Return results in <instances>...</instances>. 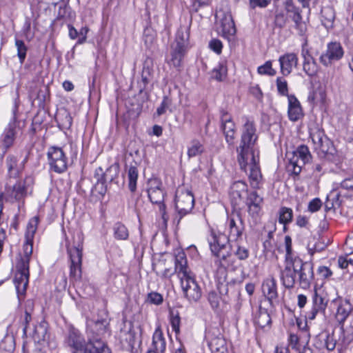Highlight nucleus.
<instances>
[{
	"label": "nucleus",
	"mask_w": 353,
	"mask_h": 353,
	"mask_svg": "<svg viewBox=\"0 0 353 353\" xmlns=\"http://www.w3.org/2000/svg\"><path fill=\"white\" fill-rule=\"evenodd\" d=\"M38 218L32 219V230L28 231L26 235V241L23 246V256L21 257L16 265V273L14 278V283L20 299L21 296H24L29 282V264L33 251V237L37 230Z\"/></svg>",
	"instance_id": "1"
},
{
	"label": "nucleus",
	"mask_w": 353,
	"mask_h": 353,
	"mask_svg": "<svg viewBox=\"0 0 353 353\" xmlns=\"http://www.w3.org/2000/svg\"><path fill=\"white\" fill-rule=\"evenodd\" d=\"M68 346L70 353H112L101 339L86 341L83 334L72 325L68 326Z\"/></svg>",
	"instance_id": "2"
},
{
	"label": "nucleus",
	"mask_w": 353,
	"mask_h": 353,
	"mask_svg": "<svg viewBox=\"0 0 353 353\" xmlns=\"http://www.w3.org/2000/svg\"><path fill=\"white\" fill-rule=\"evenodd\" d=\"M258 140L256 128L254 122L247 119L242 127L241 141L236 147L237 161L241 169L246 171L247 165L250 156L254 155V148Z\"/></svg>",
	"instance_id": "3"
},
{
	"label": "nucleus",
	"mask_w": 353,
	"mask_h": 353,
	"mask_svg": "<svg viewBox=\"0 0 353 353\" xmlns=\"http://www.w3.org/2000/svg\"><path fill=\"white\" fill-rule=\"evenodd\" d=\"M310 137L320 159L335 163L340 162L341 158L337 150L323 130H316L310 134Z\"/></svg>",
	"instance_id": "4"
},
{
	"label": "nucleus",
	"mask_w": 353,
	"mask_h": 353,
	"mask_svg": "<svg viewBox=\"0 0 353 353\" xmlns=\"http://www.w3.org/2000/svg\"><path fill=\"white\" fill-rule=\"evenodd\" d=\"M228 241L229 239L225 235L216 234L214 231L211 232L210 236L208 239L210 250L212 254L218 259L215 263L219 267H229L232 262L230 260L232 253L230 251L224 252Z\"/></svg>",
	"instance_id": "5"
},
{
	"label": "nucleus",
	"mask_w": 353,
	"mask_h": 353,
	"mask_svg": "<svg viewBox=\"0 0 353 353\" xmlns=\"http://www.w3.org/2000/svg\"><path fill=\"white\" fill-rule=\"evenodd\" d=\"M189 39V31L186 27H180L176 34L174 42L172 44L170 63L175 68L181 66L182 60L187 52Z\"/></svg>",
	"instance_id": "6"
},
{
	"label": "nucleus",
	"mask_w": 353,
	"mask_h": 353,
	"mask_svg": "<svg viewBox=\"0 0 353 353\" xmlns=\"http://www.w3.org/2000/svg\"><path fill=\"white\" fill-rule=\"evenodd\" d=\"M174 203L177 213L175 219L177 221V224H179L181 219L192 210L194 198L190 190L181 187L176 191Z\"/></svg>",
	"instance_id": "7"
},
{
	"label": "nucleus",
	"mask_w": 353,
	"mask_h": 353,
	"mask_svg": "<svg viewBox=\"0 0 353 353\" xmlns=\"http://www.w3.org/2000/svg\"><path fill=\"white\" fill-rule=\"evenodd\" d=\"M148 188L147 190L150 201L159 207V212L162 219L166 221L168 216L166 213V207L164 203L165 191L163 190L162 182L157 178L150 179L148 181Z\"/></svg>",
	"instance_id": "8"
},
{
	"label": "nucleus",
	"mask_w": 353,
	"mask_h": 353,
	"mask_svg": "<svg viewBox=\"0 0 353 353\" xmlns=\"http://www.w3.org/2000/svg\"><path fill=\"white\" fill-rule=\"evenodd\" d=\"M294 271L299 276V283L301 288L308 289L314 279L313 264L303 262L300 259H295Z\"/></svg>",
	"instance_id": "9"
},
{
	"label": "nucleus",
	"mask_w": 353,
	"mask_h": 353,
	"mask_svg": "<svg viewBox=\"0 0 353 353\" xmlns=\"http://www.w3.org/2000/svg\"><path fill=\"white\" fill-rule=\"evenodd\" d=\"M180 279L185 297L189 302H197L201 297L202 291L194 278L190 274L181 276Z\"/></svg>",
	"instance_id": "10"
},
{
	"label": "nucleus",
	"mask_w": 353,
	"mask_h": 353,
	"mask_svg": "<svg viewBox=\"0 0 353 353\" xmlns=\"http://www.w3.org/2000/svg\"><path fill=\"white\" fill-rule=\"evenodd\" d=\"M32 184V177L26 176L23 180L19 181L12 186L7 188L6 194L10 200L22 201V204H23V200L27 196L28 188Z\"/></svg>",
	"instance_id": "11"
},
{
	"label": "nucleus",
	"mask_w": 353,
	"mask_h": 353,
	"mask_svg": "<svg viewBox=\"0 0 353 353\" xmlns=\"http://www.w3.org/2000/svg\"><path fill=\"white\" fill-rule=\"evenodd\" d=\"M119 172V166L118 163H114L106 169L105 172H103V169L99 167L95 171V176L97 179L96 186L101 185L99 193L101 194H105L106 187L104 185L107 183H112L116 179Z\"/></svg>",
	"instance_id": "12"
},
{
	"label": "nucleus",
	"mask_w": 353,
	"mask_h": 353,
	"mask_svg": "<svg viewBox=\"0 0 353 353\" xmlns=\"http://www.w3.org/2000/svg\"><path fill=\"white\" fill-rule=\"evenodd\" d=\"M285 12L288 19H290L294 23V28L299 31L301 35H303L306 31V26L303 21L301 10L296 6L292 0H288L285 2Z\"/></svg>",
	"instance_id": "13"
},
{
	"label": "nucleus",
	"mask_w": 353,
	"mask_h": 353,
	"mask_svg": "<svg viewBox=\"0 0 353 353\" xmlns=\"http://www.w3.org/2000/svg\"><path fill=\"white\" fill-rule=\"evenodd\" d=\"M48 157L52 170L57 173L65 172L66 170V159L61 148L52 147L48 152Z\"/></svg>",
	"instance_id": "14"
},
{
	"label": "nucleus",
	"mask_w": 353,
	"mask_h": 353,
	"mask_svg": "<svg viewBox=\"0 0 353 353\" xmlns=\"http://www.w3.org/2000/svg\"><path fill=\"white\" fill-rule=\"evenodd\" d=\"M29 334L32 338L35 344L37 345V349L42 351L43 347L48 343L49 335L48 333V323L42 321L34 325L32 332Z\"/></svg>",
	"instance_id": "15"
},
{
	"label": "nucleus",
	"mask_w": 353,
	"mask_h": 353,
	"mask_svg": "<svg viewBox=\"0 0 353 353\" xmlns=\"http://www.w3.org/2000/svg\"><path fill=\"white\" fill-rule=\"evenodd\" d=\"M344 54L343 49L339 42H331L327 45L326 52L320 57V61L325 66L331 65L332 61L340 60Z\"/></svg>",
	"instance_id": "16"
},
{
	"label": "nucleus",
	"mask_w": 353,
	"mask_h": 353,
	"mask_svg": "<svg viewBox=\"0 0 353 353\" xmlns=\"http://www.w3.org/2000/svg\"><path fill=\"white\" fill-rule=\"evenodd\" d=\"M71 260L70 277L77 280L81 276L82 247L79 245L70 254Z\"/></svg>",
	"instance_id": "17"
},
{
	"label": "nucleus",
	"mask_w": 353,
	"mask_h": 353,
	"mask_svg": "<svg viewBox=\"0 0 353 353\" xmlns=\"http://www.w3.org/2000/svg\"><path fill=\"white\" fill-rule=\"evenodd\" d=\"M263 199L256 191L248 193L245 204L248 212L252 218H257L261 211Z\"/></svg>",
	"instance_id": "18"
},
{
	"label": "nucleus",
	"mask_w": 353,
	"mask_h": 353,
	"mask_svg": "<svg viewBox=\"0 0 353 353\" xmlns=\"http://www.w3.org/2000/svg\"><path fill=\"white\" fill-rule=\"evenodd\" d=\"M295 259L292 262L288 261L284 270L281 272V279L283 285L288 289L292 288L295 284V274L296 272L294 271Z\"/></svg>",
	"instance_id": "19"
},
{
	"label": "nucleus",
	"mask_w": 353,
	"mask_h": 353,
	"mask_svg": "<svg viewBox=\"0 0 353 353\" xmlns=\"http://www.w3.org/2000/svg\"><path fill=\"white\" fill-rule=\"evenodd\" d=\"M281 72L284 76L289 75L294 67L298 64V57L295 53H286L279 59Z\"/></svg>",
	"instance_id": "20"
},
{
	"label": "nucleus",
	"mask_w": 353,
	"mask_h": 353,
	"mask_svg": "<svg viewBox=\"0 0 353 353\" xmlns=\"http://www.w3.org/2000/svg\"><path fill=\"white\" fill-rule=\"evenodd\" d=\"M257 159L255 156H250L247 166L250 165L249 179L252 187L254 189L259 188V183L262 178L259 166L257 164Z\"/></svg>",
	"instance_id": "21"
},
{
	"label": "nucleus",
	"mask_w": 353,
	"mask_h": 353,
	"mask_svg": "<svg viewBox=\"0 0 353 353\" xmlns=\"http://www.w3.org/2000/svg\"><path fill=\"white\" fill-rule=\"evenodd\" d=\"M289 119L292 121L299 120L303 116V110L301 103L294 95L288 96V110Z\"/></svg>",
	"instance_id": "22"
},
{
	"label": "nucleus",
	"mask_w": 353,
	"mask_h": 353,
	"mask_svg": "<svg viewBox=\"0 0 353 353\" xmlns=\"http://www.w3.org/2000/svg\"><path fill=\"white\" fill-rule=\"evenodd\" d=\"M327 304V301L315 291L312 297V307L307 313V317L310 320L314 319L319 312H325Z\"/></svg>",
	"instance_id": "23"
},
{
	"label": "nucleus",
	"mask_w": 353,
	"mask_h": 353,
	"mask_svg": "<svg viewBox=\"0 0 353 353\" xmlns=\"http://www.w3.org/2000/svg\"><path fill=\"white\" fill-rule=\"evenodd\" d=\"M221 35L228 40L236 34V28L234 20L230 14H224L221 21Z\"/></svg>",
	"instance_id": "24"
},
{
	"label": "nucleus",
	"mask_w": 353,
	"mask_h": 353,
	"mask_svg": "<svg viewBox=\"0 0 353 353\" xmlns=\"http://www.w3.org/2000/svg\"><path fill=\"white\" fill-rule=\"evenodd\" d=\"M335 18L336 12L332 6L327 5L322 8L321 10V22L327 30L334 28Z\"/></svg>",
	"instance_id": "25"
},
{
	"label": "nucleus",
	"mask_w": 353,
	"mask_h": 353,
	"mask_svg": "<svg viewBox=\"0 0 353 353\" xmlns=\"http://www.w3.org/2000/svg\"><path fill=\"white\" fill-rule=\"evenodd\" d=\"M25 162L26 160H23L21 164H19L16 157L8 155L6 157V163L10 177H19L23 169Z\"/></svg>",
	"instance_id": "26"
},
{
	"label": "nucleus",
	"mask_w": 353,
	"mask_h": 353,
	"mask_svg": "<svg viewBox=\"0 0 353 353\" xmlns=\"http://www.w3.org/2000/svg\"><path fill=\"white\" fill-rule=\"evenodd\" d=\"M262 292L272 305L273 300L278 297L276 281L274 278L266 279L262 285Z\"/></svg>",
	"instance_id": "27"
},
{
	"label": "nucleus",
	"mask_w": 353,
	"mask_h": 353,
	"mask_svg": "<svg viewBox=\"0 0 353 353\" xmlns=\"http://www.w3.org/2000/svg\"><path fill=\"white\" fill-rule=\"evenodd\" d=\"M15 129L16 123L14 119L8 123L1 135L2 143L6 150L10 148L14 143L16 135Z\"/></svg>",
	"instance_id": "28"
},
{
	"label": "nucleus",
	"mask_w": 353,
	"mask_h": 353,
	"mask_svg": "<svg viewBox=\"0 0 353 353\" xmlns=\"http://www.w3.org/2000/svg\"><path fill=\"white\" fill-rule=\"evenodd\" d=\"M236 220L234 217L229 219L230 237L236 240L241 236L244 230L243 222L239 214H236Z\"/></svg>",
	"instance_id": "29"
},
{
	"label": "nucleus",
	"mask_w": 353,
	"mask_h": 353,
	"mask_svg": "<svg viewBox=\"0 0 353 353\" xmlns=\"http://www.w3.org/2000/svg\"><path fill=\"white\" fill-rule=\"evenodd\" d=\"M152 345L154 350H148L147 353H164L165 351L166 342L160 328H157L153 334Z\"/></svg>",
	"instance_id": "30"
},
{
	"label": "nucleus",
	"mask_w": 353,
	"mask_h": 353,
	"mask_svg": "<svg viewBox=\"0 0 353 353\" xmlns=\"http://www.w3.org/2000/svg\"><path fill=\"white\" fill-rule=\"evenodd\" d=\"M208 346L212 353H228L226 341L221 336L211 338Z\"/></svg>",
	"instance_id": "31"
},
{
	"label": "nucleus",
	"mask_w": 353,
	"mask_h": 353,
	"mask_svg": "<svg viewBox=\"0 0 353 353\" xmlns=\"http://www.w3.org/2000/svg\"><path fill=\"white\" fill-rule=\"evenodd\" d=\"M34 302L32 299H28L26 301L24 305V317L22 321L24 335H27L29 329V324L32 321V314L34 312Z\"/></svg>",
	"instance_id": "32"
},
{
	"label": "nucleus",
	"mask_w": 353,
	"mask_h": 353,
	"mask_svg": "<svg viewBox=\"0 0 353 353\" xmlns=\"http://www.w3.org/2000/svg\"><path fill=\"white\" fill-rule=\"evenodd\" d=\"M235 128V124L232 119L225 118L224 121L221 122V128L225 134V140L230 145H232L234 143Z\"/></svg>",
	"instance_id": "33"
},
{
	"label": "nucleus",
	"mask_w": 353,
	"mask_h": 353,
	"mask_svg": "<svg viewBox=\"0 0 353 353\" xmlns=\"http://www.w3.org/2000/svg\"><path fill=\"white\" fill-rule=\"evenodd\" d=\"M187 265V259L183 252H179L175 256V272L181 276L190 274Z\"/></svg>",
	"instance_id": "34"
},
{
	"label": "nucleus",
	"mask_w": 353,
	"mask_h": 353,
	"mask_svg": "<svg viewBox=\"0 0 353 353\" xmlns=\"http://www.w3.org/2000/svg\"><path fill=\"white\" fill-rule=\"evenodd\" d=\"M136 164L134 162V165L130 164L128 166L126 165L125 168L128 174V187L132 192H135L137 190V181L139 176V171Z\"/></svg>",
	"instance_id": "35"
},
{
	"label": "nucleus",
	"mask_w": 353,
	"mask_h": 353,
	"mask_svg": "<svg viewBox=\"0 0 353 353\" xmlns=\"http://www.w3.org/2000/svg\"><path fill=\"white\" fill-rule=\"evenodd\" d=\"M345 304L348 306L347 307L345 305L341 304L338 307L337 312L336 314V318L340 326L343 327L344 323L347 318L351 313L352 309L350 305L349 301H345Z\"/></svg>",
	"instance_id": "36"
},
{
	"label": "nucleus",
	"mask_w": 353,
	"mask_h": 353,
	"mask_svg": "<svg viewBox=\"0 0 353 353\" xmlns=\"http://www.w3.org/2000/svg\"><path fill=\"white\" fill-rule=\"evenodd\" d=\"M15 341L12 335L6 334L0 342V353H13Z\"/></svg>",
	"instance_id": "37"
},
{
	"label": "nucleus",
	"mask_w": 353,
	"mask_h": 353,
	"mask_svg": "<svg viewBox=\"0 0 353 353\" xmlns=\"http://www.w3.org/2000/svg\"><path fill=\"white\" fill-rule=\"evenodd\" d=\"M353 341V332L346 331L344 326H340V336L338 339V345L341 349H345Z\"/></svg>",
	"instance_id": "38"
},
{
	"label": "nucleus",
	"mask_w": 353,
	"mask_h": 353,
	"mask_svg": "<svg viewBox=\"0 0 353 353\" xmlns=\"http://www.w3.org/2000/svg\"><path fill=\"white\" fill-rule=\"evenodd\" d=\"M293 155L297 157V159L301 161L303 165L310 162L312 159V155L309 151V149L305 145H299L293 152Z\"/></svg>",
	"instance_id": "39"
},
{
	"label": "nucleus",
	"mask_w": 353,
	"mask_h": 353,
	"mask_svg": "<svg viewBox=\"0 0 353 353\" xmlns=\"http://www.w3.org/2000/svg\"><path fill=\"white\" fill-rule=\"evenodd\" d=\"M271 323V317L268 312V310L260 307L257 316L256 317L255 323L259 327L263 328L267 325H270Z\"/></svg>",
	"instance_id": "40"
},
{
	"label": "nucleus",
	"mask_w": 353,
	"mask_h": 353,
	"mask_svg": "<svg viewBox=\"0 0 353 353\" xmlns=\"http://www.w3.org/2000/svg\"><path fill=\"white\" fill-rule=\"evenodd\" d=\"M114 236L118 240H126L129 232L125 225L120 222L116 223L113 226Z\"/></svg>",
	"instance_id": "41"
},
{
	"label": "nucleus",
	"mask_w": 353,
	"mask_h": 353,
	"mask_svg": "<svg viewBox=\"0 0 353 353\" xmlns=\"http://www.w3.org/2000/svg\"><path fill=\"white\" fill-rule=\"evenodd\" d=\"M204 151V146L198 140H192L190 143V145L188 149V155L189 158L194 157L201 154Z\"/></svg>",
	"instance_id": "42"
},
{
	"label": "nucleus",
	"mask_w": 353,
	"mask_h": 353,
	"mask_svg": "<svg viewBox=\"0 0 353 353\" xmlns=\"http://www.w3.org/2000/svg\"><path fill=\"white\" fill-rule=\"evenodd\" d=\"M279 221L284 225L291 223L293 217L292 210L287 207H281L279 212Z\"/></svg>",
	"instance_id": "43"
},
{
	"label": "nucleus",
	"mask_w": 353,
	"mask_h": 353,
	"mask_svg": "<svg viewBox=\"0 0 353 353\" xmlns=\"http://www.w3.org/2000/svg\"><path fill=\"white\" fill-rule=\"evenodd\" d=\"M303 165L301 161H299L294 155H292L289 160L287 169L288 172H291L293 174L298 176L301 172Z\"/></svg>",
	"instance_id": "44"
},
{
	"label": "nucleus",
	"mask_w": 353,
	"mask_h": 353,
	"mask_svg": "<svg viewBox=\"0 0 353 353\" xmlns=\"http://www.w3.org/2000/svg\"><path fill=\"white\" fill-rule=\"evenodd\" d=\"M308 59L303 61V69L308 76L313 77L316 74L317 65L313 58Z\"/></svg>",
	"instance_id": "45"
},
{
	"label": "nucleus",
	"mask_w": 353,
	"mask_h": 353,
	"mask_svg": "<svg viewBox=\"0 0 353 353\" xmlns=\"http://www.w3.org/2000/svg\"><path fill=\"white\" fill-rule=\"evenodd\" d=\"M248 192L247 184L241 181H236L232 186V194L234 198H241L242 192Z\"/></svg>",
	"instance_id": "46"
},
{
	"label": "nucleus",
	"mask_w": 353,
	"mask_h": 353,
	"mask_svg": "<svg viewBox=\"0 0 353 353\" xmlns=\"http://www.w3.org/2000/svg\"><path fill=\"white\" fill-rule=\"evenodd\" d=\"M170 321L173 331L177 334L180 332L181 318L178 311L170 310L169 312Z\"/></svg>",
	"instance_id": "47"
},
{
	"label": "nucleus",
	"mask_w": 353,
	"mask_h": 353,
	"mask_svg": "<svg viewBox=\"0 0 353 353\" xmlns=\"http://www.w3.org/2000/svg\"><path fill=\"white\" fill-rule=\"evenodd\" d=\"M288 16L284 11H276L274 16V25L276 27L282 29L288 22Z\"/></svg>",
	"instance_id": "48"
},
{
	"label": "nucleus",
	"mask_w": 353,
	"mask_h": 353,
	"mask_svg": "<svg viewBox=\"0 0 353 353\" xmlns=\"http://www.w3.org/2000/svg\"><path fill=\"white\" fill-rule=\"evenodd\" d=\"M227 74V68L223 64L219 65L213 69L212 71V78L219 81L223 80Z\"/></svg>",
	"instance_id": "49"
},
{
	"label": "nucleus",
	"mask_w": 353,
	"mask_h": 353,
	"mask_svg": "<svg viewBox=\"0 0 353 353\" xmlns=\"http://www.w3.org/2000/svg\"><path fill=\"white\" fill-rule=\"evenodd\" d=\"M152 69L148 65V63L145 62L142 72H141V83L148 85L151 79Z\"/></svg>",
	"instance_id": "50"
},
{
	"label": "nucleus",
	"mask_w": 353,
	"mask_h": 353,
	"mask_svg": "<svg viewBox=\"0 0 353 353\" xmlns=\"http://www.w3.org/2000/svg\"><path fill=\"white\" fill-rule=\"evenodd\" d=\"M15 46L17 48V55L20 62L21 63H23L26 57L27 47L26 46L24 42L19 39L15 40Z\"/></svg>",
	"instance_id": "51"
},
{
	"label": "nucleus",
	"mask_w": 353,
	"mask_h": 353,
	"mask_svg": "<svg viewBox=\"0 0 353 353\" xmlns=\"http://www.w3.org/2000/svg\"><path fill=\"white\" fill-rule=\"evenodd\" d=\"M276 88L278 92L283 96H290L288 94V86L287 81L282 77H277L276 81Z\"/></svg>",
	"instance_id": "52"
},
{
	"label": "nucleus",
	"mask_w": 353,
	"mask_h": 353,
	"mask_svg": "<svg viewBox=\"0 0 353 353\" xmlns=\"http://www.w3.org/2000/svg\"><path fill=\"white\" fill-rule=\"evenodd\" d=\"M257 71L260 74H267L269 76L276 74V70L272 68L270 61H268L263 65L259 66Z\"/></svg>",
	"instance_id": "53"
},
{
	"label": "nucleus",
	"mask_w": 353,
	"mask_h": 353,
	"mask_svg": "<svg viewBox=\"0 0 353 353\" xmlns=\"http://www.w3.org/2000/svg\"><path fill=\"white\" fill-rule=\"evenodd\" d=\"M234 254L241 261H244L249 257L250 252L248 248L244 246L236 245V249L234 252Z\"/></svg>",
	"instance_id": "54"
},
{
	"label": "nucleus",
	"mask_w": 353,
	"mask_h": 353,
	"mask_svg": "<svg viewBox=\"0 0 353 353\" xmlns=\"http://www.w3.org/2000/svg\"><path fill=\"white\" fill-rule=\"evenodd\" d=\"M172 99L168 96H164L160 106L157 110L158 116H161L165 113L166 110L171 105Z\"/></svg>",
	"instance_id": "55"
},
{
	"label": "nucleus",
	"mask_w": 353,
	"mask_h": 353,
	"mask_svg": "<svg viewBox=\"0 0 353 353\" xmlns=\"http://www.w3.org/2000/svg\"><path fill=\"white\" fill-rule=\"evenodd\" d=\"M285 250H286L285 261H286V263H288V261L292 262L294 261V259L292 257V239L290 236H285Z\"/></svg>",
	"instance_id": "56"
},
{
	"label": "nucleus",
	"mask_w": 353,
	"mask_h": 353,
	"mask_svg": "<svg viewBox=\"0 0 353 353\" xmlns=\"http://www.w3.org/2000/svg\"><path fill=\"white\" fill-rule=\"evenodd\" d=\"M208 299L212 309L219 307L220 297L216 292L214 291L209 292Z\"/></svg>",
	"instance_id": "57"
},
{
	"label": "nucleus",
	"mask_w": 353,
	"mask_h": 353,
	"mask_svg": "<svg viewBox=\"0 0 353 353\" xmlns=\"http://www.w3.org/2000/svg\"><path fill=\"white\" fill-rule=\"evenodd\" d=\"M209 47L214 52L220 54L222 52L223 44L220 40L214 39L210 41Z\"/></svg>",
	"instance_id": "58"
},
{
	"label": "nucleus",
	"mask_w": 353,
	"mask_h": 353,
	"mask_svg": "<svg viewBox=\"0 0 353 353\" xmlns=\"http://www.w3.org/2000/svg\"><path fill=\"white\" fill-rule=\"evenodd\" d=\"M148 300L150 303L159 305L163 302V296L158 292H150L148 295Z\"/></svg>",
	"instance_id": "59"
},
{
	"label": "nucleus",
	"mask_w": 353,
	"mask_h": 353,
	"mask_svg": "<svg viewBox=\"0 0 353 353\" xmlns=\"http://www.w3.org/2000/svg\"><path fill=\"white\" fill-rule=\"evenodd\" d=\"M321 206L322 202L321 199L319 198H315L309 202L307 208L310 212H315L319 210Z\"/></svg>",
	"instance_id": "60"
},
{
	"label": "nucleus",
	"mask_w": 353,
	"mask_h": 353,
	"mask_svg": "<svg viewBox=\"0 0 353 353\" xmlns=\"http://www.w3.org/2000/svg\"><path fill=\"white\" fill-rule=\"evenodd\" d=\"M272 0H250V8L255 9L256 7L266 8L271 2Z\"/></svg>",
	"instance_id": "61"
},
{
	"label": "nucleus",
	"mask_w": 353,
	"mask_h": 353,
	"mask_svg": "<svg viewBox=\"0 0 353 353\" xmlns=\"http://www.w3.org/2000/svg\"><path fill=\"white\" fill-rule=\"evenodd\" d=\"M338 340L334 339V335H327L325 340V345L327 350L332 351L335 349Z\"/></svg>",
	"instance_id": "62"
},
{
	"label": "nucleus",
	"mask_w": 353,
	"mask_h": 353,
	"mask_svg": "<svg viewBox=\"0 0 353 353\" xmlns=\"http://www.w3.org/2000/svg\"><path fill=\"white\" fill-rule=\"evenodd\" d=\"M341 194L337 192L336 189H333L330 194L327 195V199H330L332 201V205L334 203L336 205H340L341 201H340Z\"/></svg>",
	"instance_id": "63"
},
{
	"label": "nucleus",
	"mask_w": 353,
	"mask_h": 353,
	"mask_svg": "<svg viewBox=\"0 0 353 353\" xmlns=\"http://www.w3.org/2000/svg\"><path fill=\"white\" fill-rule=\"evenodd\" d=\"M340 185L343 189L353 191V176L345 178L341 181Z\"/></svg>",
	"instance_id": "64"
}]
</instances>
